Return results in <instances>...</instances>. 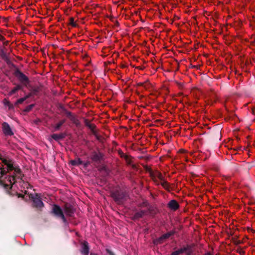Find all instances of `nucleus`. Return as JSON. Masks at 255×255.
Instances as JSON below:
<instances>
[{
	"mask_svg": "<svg viewBox=\"0 0 255 255\" xmlns=\"http://www.w3.org/2000/svg\"><path fill=\"white\" fill-rule=\"evenodd\" d=\"M0 160L5 166L0 165V187L10 194V190L15 183L16 179L22 180L23 174L18 166H14L11 160H7L0 156Z\"/></svg>",
	"mask_w": 255,
	"mask_h": 255,
	"instance_id": "f257e3e1",
	"label": "nucleus"
},
{
	"mask_svg": "<svg viewBox=\"0 0 255 255\" xmlns=\"http://www.w3.org/2000/svg\"><path fill=\"white\" fill-rule=\"evenodd\" d=\"M111 196L114 201L119 204H122L128 199V195L126 192L116 190L111 193Z\"/></svg>",
	"mask_w": 255,
	"mask_h": 255,
	"instance_id": "f03ea898",
	"label": "nucleus"
},
{
	"mask_svg": "<svg viewBox=\"0 0 255 255\" xmlns=\"http://www.w3.org/2000/svg\"><path fill=\"white\" fill-rule=\"evenodd\" d=\"M29 196L32 201V206L33 207L40 209L43 207L44 204L38 194H35V195L30 194Z\"/></svg>",
	"mask_w": 255,
	"mask_h": 255,
	"instance_id": "7ed1b4c3",
	"label": "nucleus"
},
{
	"mask_svg": "<svg viewBox=\"0 0 255 255\" xmlns=\"http://www.w3.org/2000/svg\"><path fill=\"white\" fill-rule=\"evenodd\" d=\"M51 213L56 217L61 218L64 223L67 222V220L64 216L63 212L59 206L54 204L52 206Z\"/></svg>",
	"mask_w": 255,
	"mask_h": 255,
	"instance_id": "20e7f679",
	"label": "nucleus"
},
{
	"mask_svg": "<svg viewBox=\"0 0 255 255\" xmlns=\"http://www.w3.org/2000/svg\"><path fill=\"white\" fill-rule=\"evenodd\" d=\"M14 75L18 80L23 85H26L29 83L28 78L19 70L17 69L14 72Z\"/></svg>",
	"mask_w": 255,
	"mask_h": 255,
	"instance_id": "39448f33",
	"label": "nucleus"
},
{
	"mask_svg": "<svg viewBox=\"0 0 255 255\" xmlns=\"http://www.w3.org/2000/svg\"><path fill=\"white\" fill-rule=\"evenodd\" d=\"M103 156L104 154L101 152L94 151L91 153V159L95 162L99 163L103 159Z\"/></svg>",
	"mask_w": 255,
	"mask_h": 255,
	"instance_id": "423d86ee",
	"label": "nucleus"
},
{
	"mask_svg": "<svg viewBox=\"0 0 255 255\" xmlns=\"http://www.w3.org/2000/svg\"><path fill=\"white\" fill-rule=\"evenodd\" d=\"M81 249L80 252L83 255H88L89 253L90 247L88 243L84 241L80 243Z\"/></svg>",
	"mask_w": 255,
	"mask_h": 255,
	"instance_id": "0eeeda50",
	"label": "nucleus"
},
{
	"mask_svg": "<svg viewBox=\"0 0 255 255\" xmlns=\"http://www.w3.org/2000/svg\"><path fill=\"white\" fill-rule=\"evenodd\" d=\"M2 128L3 133L5 135H12L13 134V132H12L9 125L6 122H4L2 124Z\"/></svg>",
	"mask_w": 255,
	"mask_h": 255,
	"instance_id": "6e6552de",
	"label": "nucleus"
},
{
	"mask_svg": "<svg viewBox=\"0 0 255 255\" xmlns=\"http://www.w3.org/2000/svg\"><path fill=\"white\" fill-rule=\"evenodd\" d=\"M168 207L171 210L176 211L179 208V204L176 200H172L168 203Z\"/></svg>",
	"mask_w": 255,
	"mask_h": 255,
	"instance_id": "1a4fd4ad",
	"label": "nucleus"
},
{
	"mask_svg": "<svg viewBox=\"0 0 255 255\" xmlns=\"http://www.w3.org/2000/svg\"><path fill=\"white\" fill-rule=\"evenodd\" d=\"M65 214L68 216H71L74 213V209L73 207L69 204H65L64 209Z\"/></svg>",
	"mask_w": 255,
	"mask_h": 255,
	"instance_id": "9d476101",
	"label": "nucleus"
},
{
	"mask_svg": "<svg viewBox=\"0 0 255 255\" xmlns=\"http://www.w3.org/2000/svg\"><path fill=\"white\" fill-rule=\"evenodd\" d=\"M66 136L65 133H60L59 134H53L51 135L52 139L55 141H59V140L63 139Z\"/></svg>",
	"mask_w": 255,
	"mask_h": 255,
	"instance_id": "9b49d317",
	"label": "nucleus"
},
{
	"mask_svg": "<svg viewBox=\"0 0 255 255\" xmlns=\"http://www.w3.org/2000/svg\"><path fill=\"white\" fill-rule=\"evenodd\" d=\"M84 124L90 130L92 131L93 134H95V131L94 129L95 128V126L93 124H91L90 123V121L88 119H84Z\"/></svg>",
	"mask_w": 255,
	"mask_h": 255,
	"instance_id": "f8f14e48",
	"label": "nucleus"
},
{
	"mask_svg": "<svg viewBox=\"0 0 255 255\" xmlns=\"http://www.w3.org/2000/svg\"><path fill=\"white\" fill-rule=\"evenodd\" d=\"M146 213V211L143 210H141L139 212H136L133 217L134 220H138L141 218H142Z\"/></svg>",
	"mask_w": 255,
	"mask_h": 255,
	"instance_id": "ddd939ff",
	"label": "nucleus"
},
{
	"mask_svg": "<svg viewBox=\"0 0 255 255\" xmlns=\"http://www.w3.org/2000/svg\"><path fill=\"white\" fill-rule=\"evenodd\" d=\"M188 250L187 247H184L177 251H174L172 253L171 255H179L183 253L186 252Z\"/></svg>",
	"mask_w": 255,
	"mask_h": 255,
	"instance_id": "4468645a",
	"label": "nucleus"
},
{
	"mask_svg": "<svg viewBox=\"0 0 255 255\" xmlns=\"http://www.w3.org/2000/svg\"><path fill=\"white\" fill-rule=\"evenodd\" d=\"M70 163L73 166H78L83 164V161L80 159L77 158L70 161Z\"/></svg>",
	"mask_w": 255,
	"mask_h": 255,
	"instance_id": "2eb2a0df",
	"label": "nucleus"
},
{
	"mask_svg": "<svg viewBox=\"0 0 255 255\" xmlns=\"http://www.w3.org/2000/svg\"><path fill=\"white\" fill-rule=\"evenodd\" d=\"M65 120H62L54 126V131L58 130L65 123Z\"/></svg>",
	"mask_w": 255,
	"mask_h": 255,
	"instance_id": "dca6fc26",
	"label": "nucleus"
},
{
	"mask_svg": "<svg viewBox=\"0 0 255 255\" xmlns=\"http://www.w3.org/2000/svg\"><path fill=\"white\" fill-rule=\"evenodd\" d=\"M161 185L163 186V187L168 191H170V186L168 182L165 180H163L161 182Z\"/></svg>",
	"mask_w": 255,
	"mask_h": 255,
	"instance_id": "f3484780",
	"label": "nucleus"
},
{
	"mask_svg": "<svg viewBox=\"0 0 255 255\" xmlns=\"http://www.w3.org/2000/svg\"><path fill=\"white\" fill-rule=\"evenodd\" d=\"M165 240L162 238L161 236L158 238H157L153 240V243L155 245H158L159 244H161L164 242Z\"/></svg>",
	"mask_w": 255,
	"mask_h": 255,
	"instance_id": "a211bd4d",
	"label": "nucleus"
},
{
	"mask_svg": "<svg viewBox=\"0 0 255 255\" xmlns=\"http://www.w3.org/2000/svg\"><path fill=\"white\" fill-rule=\"evenodd\" d=\"M175 231H171L169 232H168L165 234H163L161 236L162 238L164 239L165 240L168 239L169 237H170L171 236H173L175 234Z\"/></svg>",
	"mask_w": 255,
	"mask_h": 255,
	"instance_id": "6ab92c4d",
	"label": "nucleus"
},
{
	"mask_svg": "<svg viewBox=\"0 0 255 255\" xmlns=\"http://www.w3.org/2000/svg\"><path fill=\"white\" fill-rule=\"evenodd\" d=\"M40 88L39 87H32L31 90V93L33 95H37V94L40 92Z\"/></svg>",
	"mask_w": 255,
	"mask_h": 255,
	"instance_id": "aec40b11",
	"label": "nucleus"
},
{
	"mask_svg": "<svg viewBox=\"0 0 255 255\" xmlns=\"http://www.w3.org/2000/svg\"><path fill=\"white\" fill-rule=\"evenodd\" d=\"M34 107V104L29 105L25 107V108L23 110V112L28 113L30 112Z\"/></svg>",
	"mask_w": 255,
	"mask_h": 255,
	"instance_id": "412c9836",
	"label": "nucleus"
},
{
	"mask_svg": "<svg viewBox=\"0 0 255 255\" xmlns=\"http://www.w3.org/2000/svg\"><path fill=\"white\" fill-rule=\"evenodd\" d=\"M70 23L69 24L72 25L73 27H76L77 24L74 22V18L71 17L69 19Z\"/></svg>",
	"mask_w": 255,
	"mask_h": 255,
	"instance_id": "4be33fe9",
	"label": "nucleus"
},
{
	"mask_svg": "<svg viewBox=\"0 0 255 255\" xmlns=\"http://www.w3.org/2000/svg\"><path fill=\"white\" fill-rule=\"evenodd\" d=\"M25 98L24 97L20 98L17 100V101L15 103V105H17L18 104H22L24 101H25Z\"/></svg>",
	"mask_w": 255,
	"mask_h": 255,
	"instance_id": "5701e85b",
	"label": "nucleus"
},
{
	"mask_svg": "<svg viewBox=\"0 0 255 255\" xmlns=\"http://www.w3.org/2000/svg\"><path fill=\"white\" fill-rule=\"evenodd\" d=\"M125 159L128 165H130L132 164V161L129 159L128 156H125Z\"/></svg>",
	"mask_w": 255,
	"mask_h": 255,
	"instance_id": "b1692460",
	"label": "nucleus"
},
{
	"mask_svg": "<svg viewBox=\"0 0 255 255\" xmlns=\"http://www.w3.org/2000/svg\"><path fill=\"white\" fill-rule=\"evenodd\" d=\"M65 114L68 119H69L71 117L73 116V114L71 112L68 111L67 110L65 111Z\"/></svg>",
	"mask_w": 255,
	"mask_h": 255,
	"instance_id": "393cba45",
	"label": "nucleus"
},
{
	"mask_svg": "<svg viewBox=\"0 0 255 255\" xmlns=\"http://www.w3.org/2000/svg\"><path fill=\"white\" fill-rule=\"evenodd\" d=\"M17 91V89L14 87L8 93L9 96H11Z\"/></svg>",
	"mask_w": 255,
	"mask_h": 255,
	"instance_id": "a878e982",
	"label": "nucleus"
},
{
	"mask_svg": "<svg viewBox=\"0 0 255 255\" xmlns=\"http://www.w3.org/2000/svg\"><path fill=\"white\" fill-rule=\"evenodd\" d=\"M73 123H74V122H75V121L77 120V118H76V117L73 115V116L72 117H71L69 119Z\"/></svg>",
	"mask_w": 255,
	"mask_h": 255,
	"instance_id": "bb28decb",
	"label": "nucleus"
},
{
	"mask_svg": "<svg viewBox=\"0 0 255 255\" xmlns=\"http://www.w3.org/2000/svg\"><path fill=\"white\" fill-rule=\"evenodd\" d=\"M119 153L121 157H123L124 158H125V156H128L127 155H126L122 150H119Z\"/></svg>",
	"mask_w": 255,
	"mask_h": 255,
	"instance_id": "cd10ccee",
	"label": "nucleus"
},
{
	"mask_svg": "<svg viewBox=\"0 0 255 255\" xmlns=\"http://www.w3.org/2000/svg\"><path fill=\"white\" fill-rule=\"evenodd\" d=\"M106 252L109 255H115V254L109 249H106Z\"/></svg>",
	"mask_w": 255,
	"mask_h": 255,
	"instance_id": "c85d7f7f",
	"label": "nucleus"
},
{
	"mask_svg": "<svg viewBox=\"0 0 255 255\" xmlns=\"http://www.w3.org/2000/svg\"><path fill=\"white\" fill-rule=\"evenodd\" d=\"M73 124H75L78 127L80 126V122L77 119L75 121V122H74Z\"/></svg>",
	"mask_w": 255,
	"mask_h": 255,
	"instance_id": "c756f323",
	"label": "nucleus"
},
{
	"mask_svg": "<svg viewBox=\"0 0 255 255\" xmlns=\"http://www.w3.org/2000/svg\"><path fill=\"white\" fill-rule=\"evenodd\" d=\"M33 95L30 92L29 93H28L27 95H26L24 97V98H25V100L29 98L30 97H31V96H32Z\"/></svg>",
	"mask_w": 255,
	"mask_h": 255,
	"instance_id": "7c9ffc66",
	"label": "nucleus"
},
{
	"mask_svg": "<svg viewBox=\"0 0 255 255\" xmlns=\"http://www.w3.org/2000/svg\"><path fill=\"white\" fill-rule=\"evenodd\" d=\"M158 177L160 180L161 181L164 180L162 175L160 173L158 174Z\"/></svg>",
	"mask_w": 255,
	"mask_h": 255,
	"instance_id": "2f4dec72",
	"label": "nucleus"
},
{
	"mask_svg": "<svg viewBox=\"0 0 255 255\" xmlns=\"http://www.w3.org/2000/svg\"><path fill=\"white\" fill-rule=\"evenodd\" d=\"M15 88L17 89V90H21L22 89V86L20 85H17Z\"/></svg>",
	"mask_w": 255,
	"mask_h": 255,
	"instance_id": "473e14b6",
	"label": "nucleus"
},
{
	"mask_svg": "<svg viewBox=\"0 0 255 255\" xmlns=\"http://www.w3.org/2000/svg\"><path fill=\"white\" fill-rule=\"evenodd\" d=\"M5 105L8 106L9 107V109H10V108H12V107H13L12 105H11V104L10 103V102H8V101H7V102L5 103Z\"/></svg>",
	"mask_w": 255,
	"mask_h": 255,
	"instance_id": "72a5a7b5",
	"label": "nucleus"
},
{
	"mask_svg": "<svg viewBox=\"0 0 255 255\" xmlns=\"http://www.w3.org/2000/svg\"><path fill=\"white\" fill-rule=\"evenodd\" d=\"M89 164H90V162L89 161H87V162H84V163L83 162L82 164H83L84 167H87Z\"/></svg>",
	"mask_w": 255,
	"mask_h": 255,
	"instance_id": "f704fd0d",
	"label": "nucleus"
},
{
	"mask_svg": "<svg viewBox=\"0 0 255 255\" xmlns=\"http://www.w3.org/2000/svg\"><path fill=\"white\" fill-rule=\"evenodd\" d=\"M130 166H131V167L133 169H137V166L135 164H131Z\"/></svg>",
	"mask_w": 255,
	"mask_h": 255,
	"instance_id": "c9c22d12",
	"label": "nucleus"
},
{
	"mask_svg": "<svg viewBox=\"0 0 255 255\" xmlns=\"http://www.w3.org/2000/svg\"><path fill=\"white\" fill-rule=\"evenodd\" d=\"M144 83H139L137 84L138 86H144L145 87V88H147L146 86L144 85Z\"/></svg>",
	"mask_w": 255,
	"mask_h": 255,
	"instance_id": "e433bc0d",
	"label": "nucleus"
},
{
	"mask_svg": "<svg viewBox=\"0 0 255 255\" xmlns=\"http://www.w3.org/2000/svg\"><path fill=\"white\" fill-rule=\"evenodd\" d=\"M17 197L18 198H24V195L23 194H21L17 193Z\"/></svg>",
	"mask_w": 255,
	"mask_h": 255,
	"instance_id": "4c0bfd02",
	"label": "nucleus"
},
{
	"mask_svg": "<svg viewBox=\"0 0 255 255\" xmlns=\"http://www.w3.org/2000/svg\"><path fill=\"white\" fill-rule=\"evenodd\" d=\"M5 39V38L4 37V36H3L2 35H1L0 34V41H3Z\"/></svg>",
	"mask_w": 255,
	"mask_h": 255,
	"instance_id": "58836bf2",
	"label": "nucleus"
},
{
	"mask_svg": "<svg viewBox=\"0 0 255 255\" xmlns=\"http://www.w3.org/2000/svg\"><path fill=\"white\" fill-rule=\"evenodd\" d=\"M115 25H116L117 26H119L120 23L118 21H116Z\"/></svg>",
	"mask_w": 255,
	"mask_h": 255,
	"instance_id": "ea45409f",
	"label": "nucleus"
},
{
	"mask_svg": "<svg viewBox=\"0 0 255 255\" xmlns=\"http://www.w3.org/2000/svg\"><path fill=\"white\" fill-rule=\"evenodd\" d=\"M205 255H212V254L210 252L207 253Z\"/></svg>",
	"mask_w": 255,
	"mask_h": 255,
	"instance_id": "a19ab883",
	"label": "nucleus"
},
{
	"mask_svg": "<svg viewBox=\"0 0 255 255\" xmlns=\"http://www.w3.org/2000/svg\"><path fill=\"white\" fill-rule=\"evenodd\" d=\"M179 84V86H180V87H182V86H183V84Z\"/></svg>",
	"mask_w": 255,
	"mask_h": 255,
	"instance_id": "79ce46f5",
	"label": "nucleus"
},
{
	"mask_svg": "<svg viewBox=\"0 0 255 255\" xmlns=\"http://www.w3.org/2000/svg\"><path fill=\"white\" fill-rule=\"evenodd\" d=\"M103 170H106V167L105 166H103L102 168Z\"/></svg>",
	"mask_w": 255,
	"mask_h": 255,
	"instance_id": "37998d69",
	"label": "nucleus"
},
{
	"mask_svg": "<svg viewBox=\"0 0 255 255\" xmlns=\"http://www.w3.org/2000/svg\"><path fill=\"white\" fill-rule=\"evenodd\" d=\"M27 193V191H25V194H26Z\"/></svg>",
	"mask_w": 255,
	"mask_h": 255,
	"instance_id": "c03bdc74",
	"label": "nucleus"
},
{
	"mask_svg": "<svg viewBox=\"0 0 255 255\" xmlns=\"http://www.w3.org/2000/svg\"><path fill=\"white\" fill-rule=\"evenodd\" d=\"M187 255H190V253H188Z\"/></svg>",
	"mask_w": 255,
	"mask_h": 255,
	"instance_id": "a18cd8bd",
	"label": "nucleus"
},
{
	"mask_svg": "<svg viewBox=\"0 0 255 255\" xmlns=\"http://www.w3.org/2000/svg\"><path fill=\"white\" fill-rule=\"evenodd\" d=\"M90 255H93V254L92 253H91Z\"/></svg>",
	"mask_w": 255,
	"mask_h": 255,
	"instance_id": "49530a36",
	"label": "nucleus"
}]
</instances>
